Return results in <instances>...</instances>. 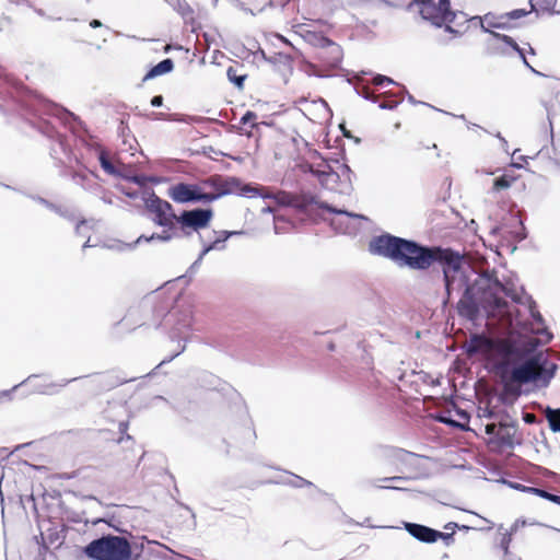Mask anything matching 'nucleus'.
<instances>
[{
	"instance_id": "28",
	"label": "nucleus",
	"mask_w": 560,
	"mask_h": 560,
	"mask_svg": "<svg viewBox=\"0 0 560 560\" xmlns=\"http://www.w3.org/2000/svg\"><path fill=\"white\" fill-rule=\"evenodd\" d=\"M176 10L185 21L194 20L195 11L188 3L178 1Z\"/></svg>"
},
{
	"instance_id": "33",
	"label": "nucleus",
	"mask_w": 560,
	"mask_h": 560,
	"mask_svg": "<svg viewBox=\"0 0 560 560\" xmlns=\"http://www.w3.org/2000/svg\"><path fill=\"white\" fill-rule=\"evenodd\" d=\"M512 542V534L504 533L500 540V548L502 549L504 556L509 555L510 545Z\"/></svg>"
},
{
	"instance_id": "42",
	"label": "nucleus",
	"mask_w": 560,
	"mask_h": 560,
	"mask_svg": "<svg viewBox=\"0 0 560 560\" xmlns=\"http://www.w3.org/2000/svg\"><path fill=\"white\" fill-rule=\"evenodd\" d=\"M90 26H91L92 28L101 27V26H102V22H101V21H98V20H95V19H94V20H92V21L90 22Z\"/></svg>"
},
{
	"instance_id": "25",
	"label": "nucleus",
	"mask_w": 560,
	"mask_h": 560,
	"mask_svg": "<svg viewBox=\"0 0 560 560\" xmlns=\"http://www.w3.org/2000/svg\"><path fill=\"white\" fill-rule=\"evenodd\" d=\"M98 161H100V164H101L102 168L107 174H115L116 173V168H115L114 164L110 162L108 152L105 149H103V148H100V150H98Z\"/></svg>"
},
{
	"instance_id": "12",
	"label": "nucleus",
	"mask_w": 560,
	"mask_h": 560,
	"mask_svg": "<svg viewBox=\"0 0 560 560\" xmlns=\"http://www.w3.org/2000/svg\"><path fill=\"white\" fill-rule=\"evenodd\" d=\"M446 27V31L454 33L456 35L465 34L470 25H478V22H475L472 18H467L464 12L451 11V9L445 10V16H443V24Z\"/></svg>"
},
{
	"instance_id": "30",
	"label": "nucleus",
	"mask_w": 560,
	"mask_h": 560,
	"mask_svg": "<svg viewBox=\"0 0 560 560\" xmlns=\"http://www.w3.org/2000/svg\"><path fill=\"white\" fill-rule=\"evenodd\" d=\"M528 490L530 492L539 495L540 498H544L546 500H549V501L560 505V495L549 493L548 491L538 489V488H528Z\"/></svg>"
},
{
	"instance_id": "35",
	"label": "nucleus",
	"mask_w": 560,
	"mask_h": 560,
	"mask_svg": "<svg viewBox=\"0 0 560 560\" xmlns=\"http://www.w3.org/2000/svg\"><path fill=\"white\" fill-rule=\"evenodd\" d=\"M373 83H374L375 85H384L385 83L390 84V83H393V81H392V79H389V78H387V77H385V75H381V74H378V75H376V77L373 79Z\"/></svg>"
},
{
	"instance_id": "20",
	"label": "nucleus",
	"mask_w": 560,
	"mask_h": 560,
	"mask_svg": "<svg viewBox=\"0 0 560 560\" xmlns=\"http://www.w3.org/2000/svg\"><path fill=\"white\" fill-rule=\"evenodd\" d=\"M558 0H529V13L535 11L537 13L552 14L556 11Z\"/></svg>"
},
{
	"instance_id": "16",
	"label": "nucleus",
	"mask_w": 560,
	"mask_h": 560,
	"mask_svg": "<svg viewBox=\"0 0 560 560\" xmlns=\"http://www.w3.org/2000/svg\"><path fill=\"white\" fill-rule=\"evenodd\" d=\"M457 310L460 316L466 317L468 319H475L478 315L479 308L478 304L475 302L471 289L467 288L463 298L459 300L457 304Z\"/></svg>"
},
{
	"instance_id": "15",
	"label": "nucleus",
	"mask_w": 560,
	"mask_h": 560,
	"mask_svg": "<svg viewBox=\"0 0 560 560\" xmlns=\"http://www.w3.org/2000/svg\"><path fill=\"white\" fill-rule=\"evenodd\" d=\"M405 528L412 537L422 542L431 544L438 540V530L428 526L416 523H406Z\"/></svg>"
},
{
	"instance_id": "4",
	"label": "nucleus",
	"mask_w": 560,
	"mask_h": 560,
	"mask_svg": "<svg viewBox=\"0 0 560 560\" xmlns=\"http://www.w3.org/2000/svg\"><path fill=\"white\" fill-rule=\"evenodd\" d=\"M485 432L488 435L486 444L493 453H503L513 450L523 442L517 423L514 421L501 420L498 423H487L485 425Z\"/></svg>"
},
{
	"instance_id": "34",
	"label": "nucleus",
	"mask_w": 560,
	"mask_h": 560,
	"mask_svg": "<svg viewBox=\"0 0 560 560\" xmlns=\"http://www.w3.org/2000/svg\"><path fill=\"white\" fill-rule=\"evenodd\" d=\"M438 420L440 422H443V423H446V424H450V425H453V427H457V428H460L463 430H466V427L464 424H459L458 422L445 417V416H440L438 417Z\"/></svg>"
},
{
	"instance_id": "1",
	"label": "nucleus",
	"mask_w": 560,
	"mask_h": 560,
	"mask_svg": "<svg viewBox=\"0 0 560 560\" xmlns=\"http://www.w3.org/2000/svg\"><path fill=\"white\" fill-rule=\"evenodd\" d=\"M369 249L374 255L392 259L398 266H407L415 270H427L434 262L441 264L448 293L462 269V256L450 248L427 247L390 234L373 237Z\"/></svg>"
},
{
	"instance_id": "43",
	"label": "nucleus",
	"mask_w": 560,
	"mask_h": 560,
	"mask_svg": "<svg viewBox=\"0 0 560 560\" xmlns=\"http://www.w3.org/2000/svg\"><path fill=\"white\" fill-rule=\"evenodd\" d=\"M532 315H533L535 320L542 322V317H541V315L538 312L537 313L532 312Z\"/></svg>"
},
{
	"instance_id": "10",
	"label": "nucleus",
	"mask_w": 560,
	"mask_h": 560,
	"mask_svg": "<svg viewBox=\"0 0 560 560\" xmlns=\"http://www.w3.org/2000/svg\"><path fill=\"white\" fill-rule=\"evenodd\" d=\"M545 369L540 362V355H534L511 372V382L526 384L541 377Z\"/></svg>"
},
{
	"instance_id": "7",
	"label": "nucleus",
	"mask_w": 560,
	"mask_h": 560,
	"mask_svg": "<svg viewBox=\"0 0 560 560\" xmlns=\"http://www.w3.org/2000/svg\"><path fill=\"white\" fill-rule=\"evenodd\" d=\"M214 212L211 208H196L192 210H184L176 218V223L185 236L191 235L209 226L213 219Z\"/></svg>"
},
{
	"instance_id": "46",
	"label": "nucleus",
	"mask_w": 560,
	"mask_h": 560,
	"mask_svg": "<svg viewBox=\"0 0 560 560\" xmlns=\"http://www.w3.org/2000/svg\"><path fill=\"white\" fill-rule=\"evenodd\" d=\"M462 418H464L466 421L468 420V415L466 412H460L459 413Z\"/></svg>"
},
{
	"instance_id": "31",
	"label": "nucleus",
	"mask_w": 560,
	"mask_h": 560,
	"mask_svg": "<svg viewBox=\"0 0 560 560\" xmlns=\"http://www.w3.org/2000/svg\"><path fill=\"white\" fill-rule=\"evenodd\" d=\"M452 526V533H442V532H439L438 530V539H442L444 540V542L448 546L451 544H453L454 541V529L455 527H457V524H453V523H450L445 526V528H450Z\"/></svg>"
},
{
	"instance_id": "29",
	"label": "nucleus",
	"mask_w": 560,
	"mask_h": 560,
	"mask_svg": "<svg viewBox=\"0 0 560 560\" xmlns=\"http://www.w3.org/2000/svg\"><path fill=\"white\" fill-rule=\"evenodd\" d=\"M407 477L404 476H393L377 479V487L381 489H399L398 487L390 486V481L405 480Z\"/></svg>"
},
{
	"instance_id": "47",
	"label": "nucleus",
	"mask_w": 560,
	"mask_h": 560,
	"mask_svg": "<svg viewBox=\"0 0 560 560\" xmlns=\"http://www.w3.org/2000/svg\"><path fill=\"white\" fill-rule=\"evenodd\" d=\"M127 196H129L130 198H135L137 196V194H130V192H126Z\"/></svg>"
},
{
	"instance_id": "13",
	"label": "nucleus",
	"mask_w": 560,
	"mask_h": 560,
	"mask_svg": "<svg viewBox=\"0 0 560 560\" xmlns=\"http://www.w3.org/2000/svg\"><path fill=\"white\" fill-rule=\"evenodd\" d=\"M418 455L399 447H392L383 455V463L394 468L397 472H404L405 468L411 466V459L417 458Z\"/></svg>"
},
{
	"instance_id": "41",
	"label": "nucleus",
	"mask_w": 560,
	"mask_h": 560,
	"mask_svg": "<svg viewBox=\"0 0 560 560\" xmlns=\"http://www.w3.org/2000/svg\"><path fill=\"white\" fill-rule=\"evenodd\" d=\"M480 417L493 418L494 417V412L492 410H490L489 408H485L482 410V415H480Z\"/></svg>"
},
{
	"instance_id": "32",
	"label": "nucleus",
	"mask_w": 560,
	"mask_h": 560,
	"mask_svg": "<svg viewBox=\"0 0 560 560\" xmlns=\"http://www.w3.org/2000/svg\"><path fill=\"white\" fill-rule=\"evenodd\" d=\"M291 199H292V192L279 191L276 195V200L281 206L291 207V201H292Z\"/></svg>"
},
{
	"instance_id": "11",
	"label": "nucleus",
	"mask_w": 560,
	"mask_h": 560,
	"mask_svg": "<svg viewBox=\"0 0 560 560\" xmlns=\"http://www.w3.org/2000/svg\"><path fill=\"white\" fill-rule=\"evenodd\" d=\"M202 184L203 186H210L213 188L212 191H206V196L210 197L207 199V203H210L224 195L234 192L238 186L235 178H223L218 175L209 177Z\"/></svg>"
},
{
	"instance_id": "5",
	"label": "nucleus",
	"mask_w": 560,
	"mask_h": 560,
	"mask_svg": "<svg viewBox=\"0 0 560 560\" xmlns=\"http://www.w3.org/2000/svg\"><path fill=\"white\" fill-rule=\"evenodd\" d=\"M529 14V11L526 9H515L506 13H493L488 12L482 16H472L475 22H478L480 28L490 33L494 36L497 34L493 30H512L518 25L517 20L525 18Z\"/></svg>"
},
{
	"instance_id": "40",
	"label": "nucleus",
	"mask_w": 560,
	"mask_h": 560,
	"mask_svg": "<svg viewBox=\"0 0 560 560\" xmlns=\"http://www.w3.org/2000/svg\"><path fill=\"white\" fill-rule=\"evenodd\" d=\"M523 419L526 423L536 422V416L534 413H525Z\"/></svg>"
},
{
	"instance_id": "8",
	"label": "nucleus",
	"mask_w": 560,
	"mask_h": 560,
	"mask_svg": "<svg viewBox=\"0 0 560 560\" xmlns=\"http://www.w3.org/2000/svg\"><path fill=\"white\" fill-rule=\"evenodd\" d=\"M167 196L177 203L202 202L207 203L206 191L202 185L179 182L167 188Z\"/></svg>"
},
{
	"instance_id": "38",
	"label": "nucleus",
	"mask_w": 560,
	"mask_h": 560,
	"mask_svg": "<svg viewBox=\"0 0 560 560\" xmlns=\"http://www.w3.org/2000/svg\"><path fill=\"white\" fill-rule=\"evenodd\" d=\"M163 104V97L161 95H155L151 100V105L153 107H159Z\"/></svg>"
},
{
	"instance_id": "44",
	"label": "nucleus",
	"mask_w": 560,
	"mask_h": 560,
	"mask_svg": "<svg viewBox=\"0 0 560 560\" xmlns=\"http://www.w3.org/2000/svg\"><path fill=\"white\" fill-rule=\"evenodd\" d=\"M158 238H161V240H163V241H168V240L171 238V235H165V236H163V235H158Z\"/></svg>"
},
{
	"instance_id": "36",
	"label": "nucleus",
	"mask_w": 560,
	"mask_h": 560,
	"mask_svg": "<svg viewBox=\"0 0 560 560\" xmlns=\"http://www.w3.org/2000/svg\"><path fill=\"white\" fill-rule=\"evenodd\" d=\"M130 180L139 186H144L148 182V178L144 175H135L130 177Z\"/></svg>"
},
{
	"instance_id": "26",
	"label": "nucleus",
	"mask_w": 560,
	"mask_h": 560,
	"mask_svg": "<svg viewBox=\"0 0 560 560\" xmlns=\"http://www.w3.org/2000/svg\"><path fill=\"white\" fill-rule=\"evenodd\" d=\"M546 418L549 422V427L553 432H560V409L546 410Z\"/></svg>"
},
{
	"instance_id": "48",
	"label": "nucleus",
	"mask_w": 560,
	"mask_h": 560,
	"mask_svg": "<svg viewBox=\"0 0 560 560\" xmlns=\"http://www.w3.org/2000/svg\"><path fill=\"white\" fill-rule=\"evenodd\" d=\"M331 45L334 46V49H335L337 52H339V51H340L339 46H336V45H334V44H331Z\"/></svg>"
},
{
	"instance_id": "17",
	"label": "nucleus",
	"mask_w": 560,
	"mask_h": 560,
	"mask_svg": "<svg viewBox=\"0 0 560 560\" xmlns=\"http://www.w3.org/2000/svg\"><path fill=\"white\" fill-rule=\"evenodd\" d=\"M546 156L549 159L550 164L560 166V132L557 135L551 132V147L540 150L535 160Z\"/></svg>"
},
{
	"instance_id": "39",
	"label": "nucleus",
	"mask_w": 560,
	"mask_h": 560,
	"mask_svg": "<svg viewBox=\"0 0 560 560\" xmlns=\"http://www.w3.org/2000/svg\"><path fill=\"white\" fill-rule=\"evenodd\" d=\"M319 208H320V209H324V210H327V211H330V212H336V213H346V214L350 215L348 212H346V211H339V210H336L335 208H332V207H330V206H328V205H326V203H322V205L319 206Z\"/></svg>"
},
{
	"instance_id": "21",
	"label": "nucleus",
	"mask_w": 560,
	"mask_h": 560,
	"mask_svg": "<svg viewBox=\"0 0 560 560\" xmlns=\"http://www.w3.org/2000/svg\"><path fill=\"white\" fill-rule=\"evenodd\" d=\"M229 80L238 89H243L247 73L243 72V65L230 66L226 70Z\"/></svg>"
},
{
	"instance_id": "3",
	"label": "nucleus",
	"mask_w": 560,
	"mask_h": 560,
	"mask_svg": "<svg viewBox=\"0 0 560 560\" xmlns=\"http://www.w3.org/2000/svg\"><path fill=\"white\" fill-rule=\"evenodd\" d=\"M84 553L93 560H131L132 557L129 540L114 535L92 540L84 548Z\"/></svg>"
},
{
	"instance_id": "14",
	"label": "nucleus",
	"mask_w": 560,
	"mask_h": 560,
	"mask_svg": "<svg viewBox=\"0 0 560 560\" xmlns=\"http://www.w3.org/2000/svg\"><path fill=\"white\" fill-rule=\"evenodd\" d=\"M497 291H503L506 295H510V293L500 282H495L493 292L489 291L483 293V296L481 299V304L483 308L495 311L506 307L508 303L505 302L504 299L498 295Z\"/></svg>"
},
{
	"instance_id": "18",
	"label": "nucleus",
	"mask_w": 560,
	"mask_h": 560,
	"mask_svg": "<svg viewBox=\"0 0 560 560\" xmlns=\"http://www.w3.org/2000/svg\"><path fill=\"white\" fill-rule=\"evenodd\" d=\"M518 179L520 175L515 173L514 168L506 170L502 175L494 178L492 189L494 191L505 190Z\"/></svg>"
},
{
	"instance_id": "24",
	"label": "nucleus",
	"mask_w": 560,
	"mask_h": 560,
	"mask_svg": "<svg viewBox=\"0 0 560 560\" xmlns=\"http://www.w3.org/2000/svg\"><path fill=\"white\" fill-rule=\"evenodd\" d=\"M233 233L221 231L219 232L218 237L211 242L208 246L205 247L202 255L209 253L213 249H223L224 248V242L232 235Z\"/></svg>"
},
{
	"instance_id": "2",
	"label": "nucleus",
	"mask_w": 560,
	"mask_h": 560,
	"mask_svg": "<svg viewBox=\"0 0 560 560\" xmlns=\"http://www.w3.org/2000/svg\"><path fill=\"white\" fill-rule=\"evenodd\" d=\"M468 354H481L489 361H497V369L504 375L513 360L520 359L515 343L506 338H489L485 335H472L468 341Z\"/></svg>"
},
{
	"instance_id": "22",
	"label": "nucleus",
	"mask_w": 560,
	"mask_h": 560,
	"mask_svg": "<svg viewBox=\"0 0 560 560\" xmlns=\"http://www.w3.org/2000/svg\"><path fill=\"white\" fill-rule=\"evenodd\" d=\"M257 114L252 112V110H247L243 117L241 118V131L242 133L246 135L247 137H250L253 135V129L255 127H257Z\"/></svg>"
},
{
	"instance_id": "37",
	"label": "nucleus",
	"mask_w": 560,
	"mask_h": 560,
	"mask_svg": "<svg viewBox=\"0 0 560 560\" xmlns=\"http://www.w3.org/2000/svg\"><path fill=\"white\" fill-rule=\"evenodd\" d=\"M504 392L505 393H512L514 396H518L520 395V388L518 387H513L511 383H506L504 385Z\"/></svg>"
},
{
	"instance_id": "27",
	"label": "nucleus",
	"mask_w": 560,
	"mask_h": 560,
	"mask_svg": "<svg viewBox=\"0 0 560 560\" xmlns=\"http://www.w3.org/2000/svg\"><path fill=\"white\" fill-rule=\"evenodd\" d=\"M494 37L495 38H499L500 40H502L504 44H506L508 46H510L512 49H514L515 51H517L520 54V56L522 57V59L524 60L525 65L528 66L527 61H526V58H525V55H524V50L522 48H520V46L517 45V43L509 35H504V34H494Z\"/></svg>"
},
{
	"instance_id": "6",
	"label": "nucleus",
	"mask_w": 560,
	"mask_h": 560,
	"mask_svg": "<svg viewBox=\"0 0 560 560\" xmlns=\"http://www.w3.org/2000/svg\"><path fill=\"white\" fill-rule=\"evenodd\" d=\"M143 201L148 212L153 215L156 225L167 229L174 228L177 215L168 201L160 198L154 191L148 192L147 197H143Z\"/></svg>"
},
{
	"instance_id": "45",
	"label": "nucleus",
	"mask_w": 560,
	"mask_h": 560,
	"mask_svg": "<svg viewBox=\"0 0 560 560\" xmlns=\"http://www.w3.org/2000/svg\"><path fill=\"white\" fill-rule=\"evenodd\" d=\"M176 355H177V353H176V354H174V355H172L168 360H162L161 364H163V363H165V362H170V361H171V360H173Z\"/></svg>"
},
{
	"instance_id": "9",
	"label": "nucleus",
	"mask_w": 560,
	"mask_h": 560,
	"mask_svg": "<svg viewBox=\"0 0 560 560\" xmlns=\"http://www.w3.org/2000/svg\"><path fill=\"white\" fill-rule=\"evenodd\" d=\"M409 7H416L422 19L436 26H442L445 10L450 7V0H412Z\"/></svg>"
},
{
	"instance_id": "23",
	"label": "nucleus",
	"mask_w": 560,
	"mask_h": 560,
	"mask_svg": "<svg viewBox=\"0 0 560 560\" xmlns=\"http://www.w3.org/2000/svg\"><path fill=\"white\" fill-rule=\"evenodd\" d=\"M291 200V207L300 210H305L315 203V198L308 194H292Z\"/></svg>"
},
{
	"instance_id": "19",
	"label": "nucleus",
	"mask_w": 560,
	"mask_h": 560,
	"mask_svg": "<svg viewBox=\"0 0 560 560\" xmlns=\"http://www.w3.org/2000/svg\"><path fill=\"white\" fill-rule=\"evenodd\" d=\"M174 69V61L171 58H166L152 67L147 74L143 77V81H149L156 77L166 74Z\"/></svg>"
}]
</instances>
